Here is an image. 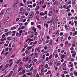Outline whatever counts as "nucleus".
I'll use <instances>...</instances> for the list:
<instances>
[{
    "label": "nucleus",
    "instance_id": "nucleus-54",
    "mask_svg": "<svg viewBox=\"0 0 77 77\" xmlns=\"http://www.w3.org/2000/svg\"><path fill=\"white\" fill-rule=\"evenodd\" d=\"M21 67H20V68L18 70V71H17V72H19L20 71V70H21Z\"/></svg>",
    "mask_w": 77,
    "mask_h": 77
},
{
    "label": "nucleus",
    "instance_id": "nucleus-55",
    "mask_svg": "<svg viewBox=\"0 0 77 77\" xmlns=\"http://www.w3.org/2000/svg\"><path fill=\"white\" fill-rule=\"evenodd\" d=\"M63 32H60V36H62V35H63Z\"/></svg>",
    "mask_w": 77,
    "mask_h": 77
},
{
    "label": "nucleus",
    "instance_id": "nucleus-34",
    "mask_svg": "<svg viewBox=\"0 0 77 77\" xmlns=\"http://www.w3.org/2000/svg\"><path fill=\"white\" fill-rule=\"evenodd\" d=\"M24 28H25V26H22L21 27V29H22V30H23Z\"/></svg>",
    "mask_w": 77,
    "mask_h": 77
},
{
    "label": "nucleus",
    "instance_id": "nucleus-33",
    "mask_svg": "<svg viewBox=\"0 0 77 77\" xmlns=\"http://www.w3.org/2000/svg\"><path fill=\"white\" fill-rule=\"evenodd\" d=\"M40 49V47H38V49H37V51H38V52H39V51H40V50H39Z\"/></svg>",
    "mask_w": 77,
    "mask_h": 77
},
{
    "label": "nucleus",
    "instance_id": "nucleus-40",
    "mask_svg": "<svg viewBox=\"0 0 77 77\" xmlns=\"http://www.w3.org/2000/svg\"><path fill=\"white\" fill-rule=\"evenodd\" d=\"M36 8H37V9H39V8H40L39 5H38V6H36Z\"/></svg>",
    "mask_w": 77,
    "mask_h": 77
},
{
    "label": "nucleus",
    "instance_id": "nucleus-32",
    "mask_svg": "<svg viewBox=\"0 0 77 77\" xmlns=\"http://www.w3.org/2000/svg\"><path fill=\"white\" fill-rule=\"evenodd\" d=\"M66 12H69V11H70V9L68 8L66 10Z\"/></svg>",
    "mask_w": 77,
    "mask_h": 77
},
{
    "label": "nucleus",
    "instance_id": "nucleus-7",
    "mask_svg": "<svg viewBox=\"0 0 77 77\" xmlns=\"http://www.w3.org/2000/svg\"><path fill=\"white\" fill-rule=\"evenodd\" d=\"M57 3L58 2L57 1H56L55 0H54L53 1V4L54 5H57Z\"/></svg>",
    "mask_w": 77,
    "mask_h": 77
},
{
    "label": "nucleus",
    "instance_id": "nucleus-2",
    "mask_svg": "<svg viewBox=\"0 0 77 77\" xmlns=\"http://www.w3.org/2000/svg\"><path fill=\"white\" fill-rule=\"evenodd\" d=\"M53 23V25H52V24L51 25V29L52 30H53L54 29V28H55V27L56 26L55 23Z\"/></svg>",
    "mask_w": 77,
    "mask_h": 77
},
{
    "label": "nucleus",
    "instance_id": "nucleus-43",
    "mask_svg": "<svg viewBox=\"0 0 77 77\" xmlns=\"http://www.w3.org/2000/svg\"><path fill=\"white\" fill-rule=\"evenodd\" d=\"M63 5V2H62L60 3V6H62Z\"/></svg>",
    "mask_w": 77,
    "mask_h": 77
},
{
    "label": "nucleus",
    "instance_id": "nucleus-17",
    "mask_svg": "<svg viewBox=\"0 0 77 77\" xmlns=\"http://www.w3.org/2000/svg\"><path fill=\"white\" fill-rule=\"evenodd\" d=\"M42 41H43V39L42 38V37L40 39V41H39V42H40V43H41Z\"/></svg>",
    "mask_w": 77,
    "mask_h": 77
},
{
    "label": "nucleus",
    "instance_id": "nucleus-4",
    "mask_svg": "<svg viewBox=\"0 0 77 77\" xmlns=\"http://www.w3.org/2000/svg\"><path fill=\"white\" fill-rule=\"evenodd\" d=\"M34 15H35V14L33 12L31 14H29V16L30 17H29V18H32L33 17Z\"/></svg>",
    "mask_w": 77,
    "mask_h": 77
},
{
    "label": "nucleus",
    "instance_id": "nucleus-56",
    "mask_svg": "<svg viewBox=\"0 0 77 77\" xmlns=\"http://www.w3.org/2000/svg\"><path fill=\"white\" fill-rule=\"evenodd\" d=\"M38 60V59H34V62H36V61H37V60Z\"/></svg>",
    "mask_w": 77,
    "mask_h": 77
},
{
    "label": "nucleus",
    "instance_id": "nucleus-58",
    "mask_svg": "<svg viewBox=\"0 0 77 77\" xmlns=\"http://www.w3.org/2000/svg\"><path fill=\"white\" fill-rule=\"evenodd\" d=\"M4 46H6V47H8V44H5Z\"/></svg>",
    "mask_w": 77,
    "mask_h": 77
},
{
    "label": "nucleus",
    "instance_id": "nucleus-48",
    "mask_svg": "<svg viewBox=\"0 0 77 77\" xmlns=\"http://www.w3.org/2000/svg\"><path fill=\"white\" fill-rule=\"evenodd\" d=\"M23 12L24 14V13H25V12H26V9H24L23 10Z\"/></svg>",
    "mask_w": 77,
    "mask_h": 77
},
{
    "label": "nucleus",
    "instance_id": "nucleus-30",
    "mask_svg": "<svg viewBox=\"0 0 77 77\" xmlns=\"http://www.w3.org/2000/svg\"><path fill=\"white\" fill-rule=\"evenodd\" d=\"M33 67L32 66L30 69V71H32V70H33Z\"/></svg>",
    "mask_w": 77,
    "mask_h": 77
},
{
    "label": "nucleus",
    "instance_id": "nucleus-49",
    "mask_svg": "<svg viewBox=\"0 0 77 77\" xmlns=\"http://www.w3.org/2000/svg\"><path fill=\"white\" fill-rule=\"evenodd\" d=\"M48 65L47 64H46L45 66V68H48Z\"/></svg>",
    "mask_w": 77,
    "mask_h": 77
},
{
    "label": "nucleus",
    "instance_id": "nucleus-60",
    "mask_svg": "<svg viewBox=\"0 0 77 77\" xmlns=\"http://www.w3.org/2000/svg\"><path fill=\"white\" fill-rule=\"evenodd\" d=\"M25 14V15H26V16H27L28 15V13H27V12H26Z\"/></svg>",
    "mask_w": 77,
    "mask_h": 77
},
{
    "label": "nucleus",
    "instance_id": "nucleus-57",
    "mask_svg": "<svg viewBox=\"0 0 77 77\" xmlns=\"http://www.w3.org/2000/svg\"><path fill=\"white\" fill-rule=\"evenodd\" d=\"M67 63V62H66V61H65L64 62L63 64V65H65V63Z\"/></svg>",
    "mask_w": 77,
    "mask_h": 77
},
{
    "label": "nucleus",
    "instance_id": "nucleus-3",
    "mask_svg": "<svg viewBox=\"0 0 77 77\" xmlns=\"http://www.w3.org/2000/svg\"><path fill=\"white\" fill-rule=\"evenodd\" d=\"M18 5V1H16L15 3L13 4V8H15V7Z\"/></svg>",
    "mask_w": 77,
    "mask_h": 77
},
{
    "label": "nucleus",
    "instance_id": "nucleus-13",
    "mask_svg": "<svg viewBox=\"0 0 77 77\" xmlns=\"http://www.w3.org/2000/svg\"><path fill=\"white\" fill-rule=\"evenodd\" d=\"M17 29V27H12L11 28V30H14L15 29Z\"/></svg>",
    "mask_w": 77,
    "mask_h": 77
},
{
    "label": "nucleus",
    "instance_id": "nucleus-5",
    "mask_svg": "<svg viewBox=\"0 0 77 77\" xmlns=\"http://www.w3.org/2000/svg\"><path fill=\"white\" fill-rule=\"evenodd\" d=\"M53 11L54 13H55L56 12V14H57V12H58V10L57 9L56 7H54Z\"/></svg>",
    "mask_w": 77,
    "mask_h": 77
},
{
    "label": "nucleus",
    "instance_id": "nucleus-26",
    "mask_svg": "<svg viewBox=\"0 0 77 77\" xmlns=\"http://www.w3.org/2000/svg\"><path fill=\"white\" fill-rule=\"evenodd\" d=\"M19 14H20V15H23V14H24L23 11L19 12Z\"/></svg>",
    "mask_w": 77,
    "mask_h": 77
},
{
    "label": "nucleus",
    "instance_id": "nucleus-15",
    "mask_svg": "<svg viewBox=\"0 0 77 77\" xmlns=\"http://www.w3.org/2000/svg\"><path fill=\"white\" fill-rule=\"evenodd\" d=\"M50 2H49L48 3V2H45V3L44 4L45 5H46H46H50Z\"/></svg>",
    "mask_w": 77,
    "mask_h": 77
},
{
    "label": "nucleus",
    "instance_id": "nucleus-6",
    "mask_svg": "<svg viewBox=\"0 0 77 77\" xmlns=\"http://www.w3.org/2000/svg\"><path fill=\"white\" fill-rule=\"evenodd\" d=\"M34 55L35 56L33 57V59H34V58H37L38 55L37 54V53H35Z\"/></svg>",
    "mask_w": 77,
    "mask_h": 77
},
{
    "label": "nucleus",
    "instance_id": "nucleus-59",
    "mask_svg": "<svg viewBox=\"0 0 77 77\" xmlns=\"http://www.w3.org/2000/svg\"><path fill=\"white\" fill-rule=\"evenodd\" d=\"M75 3V2H74V1H73L72 2V5H74Z\"/></svg>",
    "mask_w": 77,
    "mask_h": 77
},
{
    "label": "nucleus",
    "instance_id": "nucleus-46",
    "mask_svg": "<svg viewBox=\"0 0 77 77\" xmlns=\"http://www.w3.org/2000/svg\"><path fill=\"white\" fill-rule=\"evenodd\" d=\"M5 52V49H3L2 51V52L1 53V54H3V53Z\"/></svg>",
    "mask_w": 77,
    "mask_h": 77
},
{
    "label": "nucleus",
    "instance_id": "nucleus-51",
    "mask_svg": "<svg viewBox=\"0 0 77 77\" xmlns=\"http://www.w3.org/2000/svg\"><path fill=\"white\" fill-rule=\"evenodd\" d=\"M16 35L17 36H18V35H19V33H18V32H17L16 33Z\"/></svg>",
    "mask_w": 77,
    "mask_h": 77
},
{
    "label": "nucleus",
    "instance_id": "nucleus-18",
    "mask_svg": "<svg viewBox=\"0 0 77 77\" xmlns=\"http://www.w3.org/2000/svg\"><path fill=\"white\" fill-rule=\"evenodd\" d=\"M61 59H63L64 58V55L61 54Z\"/></svg>",
    "mask_w": 77,
    "mask_h": 77
},
{
    "label": "nucleus",
    "instance_id": "nucleus-16",
    "mask_svg": "<svg viewBox=\"0 0 77 77\" xmlns=\"http://www.w3.org/2000/svg\"><path fill=\"white\" fill-rule=\"evenodd\" d=\"M7 39L9 41H11L12 40V38L11 37H8Z\"/></svg>",
    "mask_w": 77,
    "mask_h": 77
},
{
    "label": "nucleus",
    "instance_id": "nucleus-20",
    "mask_svg": "<svg viewBox=\"0 0 77 77\" xmlns=\"http://www.w3.org/2000/svg\"><path fill=\"white\" fill-rule=\"evenodd\" d=\"M74 74L75 75L77 76V72L75 71L74 72Z\"/></svg>",
    "mask_w": 77,
    "mask_h": 77
},
{
    "label": "nucleus",
    "instance_id": "nucleus-8",
    "mask_svg": "<svg viewBox=\"0 0 77 77\" xmlns=\"http://www.w3.org/2000/svg\"><path fill=\"white\" fill-rule=\"evenodd\" d=\"M10 11H11V8L8 9L6 11V14H9V12H10Z\"/></svg>",
    "mask_w": 77,
    "mask_h": 77
},
{
    "label": "nucleus",
    "instance_id": "nucleus-63",
    "mask_svg": "<svg viewBox=\"0 0 77 77\" xmlns=\"http://www.w3.org/2000/svg\"><path fill=\"white\" fill-rule=\"evenodd\" d=\"M74 48L73 47H72L70 48V50H74Z\"/></svg>",
    "mask_w": 77,
    "mask_h": 77
},
{
    "label": "nucleus",
    "instance_id": "nucleus-11",
    "mask_svg": "<svg viewBox=\"0 0 77 77\" xmlns=\"http://www.w3.org/2000/svg\"><path fill=\"white\" fill-rule=\"evenodd\" d=\"M71 3V0H70L67 1V2H66V5H70Z\"/></svg>",
    "mask_w": 77,
    "mask_h": 77
},
{
    "label": "nucleus",
    "instance_id": "nucleus-31",
    "mask_svg": "<svg viewBox=\"0 0 77 77\" xmlns=\"http://www.w3.org/2000/svg\"><path fill=\"white\" fill-rule=\"evenodd\" d=\"M28 7H29V8H33V6L31 5H30L28 6Z\"/></svg>",
    "mask_w": 77,
    "mask_h": 77
},
{
    "label": "nucleus",
    "instance_id": "nucleus-44",
    "mask_svg": "<svg viewBox=\"0 0 77 77\" xmlns=\"http://www.w3.org/2000/svg\"><path fill=\"white\" fill-rule=\"evenodd\" d=\"M13 71H11V72L10 73V75H12V73H13Z\"/></svg>",
    "mask_w": 77,
    "mask_h": 77
},
{
    "label": "nucleus",
    "instance_id": "nucleus-41",
    "mask_svg": "<svg viewBox=\"0 0 77 77\" xmlns=\"http://www.w3.org/2000/svg\"><path fill=\"white\" fill-rule=\"evenodd\" d=\"M46 28H48V24H46Z\"/></svg>",
    "mask_w": 77,
    "mask_h": 77
},
{
    "label": "nucleus",
    "instance_id": "nucleus-47",
    "mask_svg": "<svg viewBox=\"0 0 77 77\" xmlns=\"http://www.w3.org/2000/svg\"><path fill=\"white\" fill-rule=\"evenodd\" d=\"M67 27H68V28H67H67H66V29H67V30H68L69 29V26H67Z\"/></svg>",
    "mask_w": 77,
    "mask_h": 77
},
{
    "label": "nucleus",
    "instance_id": "nucleus-22",
    "mask_svg": "<svg viewBox=\"0 0 77 77\" xmlns=\"http://www.w3.org/2000/svg\"><path fill=\"white\" fill-rule=\"evenodd\" d=\"M73 66V64H71V65H69V68H71V67H72Z\"/></svg>",
    "mask_w": 77,
    "mask_h": 77
},
{
    "label": "nucleus",
    "instance_id": "nucleus-9",
    "mask_svg": "<svg viewBox=\"0 0 77 77\" xmlns=\"http://www.w3.org/2000/svg\"><path fill=\"white\" fill-rule=\"evenodd\" d=\"M53 61L51 60L49 62V65H50V66H52L53 65Z\"/></svg>",
    "mask_w": 77,
    "mask_h": 77
},
{
    "label": "nucleus",
    "instance_id": "nucleus-35",
    "mask_svg": "<svg viewBox=\"0 0 77 77\" xmlns=\"http://www.w3.org/2000/svg\"><path fill=\"white\" fill-rule=\"evenodd\" d=\"M6 20H5H5H3V21H2V23H5V22H6Z\"/></svg>",
    "mask_w": 77,
    "mask_h": 77
},
{
    "label": "nucleus",
    "instance_id": "nucleus-28",
    "mask_svg": "<svg viewBox=\"0 0 77 77\" xmlns=\"http://www.w3.org/2000/svg\"><path fill=\"white\" fill-rule=\"evenodd\" d=\"M33 72H34V73H36V69H34L33 70Z\"/></svg>",
    "mask_w": 77,
    "mask_h": 77
},
{
    "label": "nucleus",
    "instance_id": "nucleus-36",
    "mask_svg": "<svg viewBox=\"0 0 77 77\" xmlns=\"http://www.w3.org/2000/svg\"><path fill=\"white\" fill-rule=\"evenodd\" d=\"M53 57V56L52 55H51L49 57V59H51L52 57Z\"/></svg>",
    "mask_w": 77,
    "mask_h": 77
},
{
    "label": "nucleus",
    "instance_id": "nucleus-24",
    "mask_svg": "<svg viewBox=\"0 0 77 77\" xmlns=\"http://www.w3.org/2000/svg\"><path fill=\"white\" fill-rule=\"evenodd\" d=\"M9 66V64H7L5 66V69H6V68H8V66Z\"/></svg>",
    "mask_w": 77,
    "mask_h": 77
},
{
    "label": "nucleus",
    "instance_id": "nucleus-61",
    "mask_svg": "<svg viewBox=\"0 0 77 77\" xmlns=\"http://www.w3.org/2000/svg\"><path fill=\"white\" fill-rule=\"evenodd\" d=\"M33 34H32V35H31V38H33Z\"/></svg>",
    "mask_w": 77,
    "mask_h": 77
},
{
    "label": "nucleus",
    "instance_id": "nucleus-45",
    "mask_svg": "<svg viewBox=\"0 0 77 77\" xmlns=\"http://www.w3.org/2000/svg\"><path fill=\"white\" fill-rule=\"evenodd\" d=\"M61 38H61V37H59L57 38V39H58V40L59 39V40H60Z\"/></svg>",
    "mask_w": 77,
    "mask_h": 77
},
{
    "label": "nucleus",
    "instance_id": "nucleus-53",
    "mask_svg": "<svg viewBox=\"0 0 77 77\" xmlns=\"http://www.w3.org/2000/svg\"><path fill=\"white\" fill-rule=\"evenodd\" d=\"M44 13L46 15L47 14V11H45L44 12Z\"/></svg>",
    "mask_w": 77,
    "mask_h": 77
},
{
    "label": "nucleus",
    "instance_id": "nucleus-10",
    "mask_svg": "<svg viewBox=\"0 0 77 77\" xmlns=\"http://www.w3.org/2000/svg\"><path fill=\"white\" fill-rule=\"evenodd\" d=\"M53 43V41L51 39L50 40V42L49 44L50 45H52Z\"/></svg>",
    "mask_w": 77,
    "mask_h": 77
},
{
    "label": "nucleus",
    "instance_id": "nucleus-14",
    "mask_svg": "<svg viewBox=\"0 0 77 77\" xmlns=\"http://www.w3.org/2000/svg\"><path fill=\"white\" fill-rule=\"evenodd\" d=\"M9 16H8L5 17V20L7 21V20H9Z\"/></svg>",
    "mask_w": 77,
    "mask_h": 77
},
{
    "label": "nucleus",
    "instance_id": "nucleus-39",
    "mask_svg": "<svg viewBox=\"0 0 77 77\" xmlns=\"http://www.w3.org/2000/svg\"><path fill=\"white\" fill-rule=\"evenodd\" d=\"M14 42H17V38H14Z\"/></svg>",
    "mask_w": 77,
    "mask_h": 77
},
{
    "label": "nucleus",
    "instance_id": "nucleus-25",
    "mask_svg": "<svg viewBox=\"0 0 77 77\" xmlns=\"http://www.w3.org/2000/svg\"><path fill=\"white\" fill-rule=\"evenodd\" d=\"M60 65V62L58 63L57 64V66H59Z\"/></svg>",
    "mask_w": 77,
    "mask_h": 77
},
{
    "label": "nucleus",
    "instance_id": "nucleus-50",
    "mask_svg": "<svg viewBox=\"0 0 77 77\" xmlns=\"http://www.w3.org/2000/svg\"><path fill=\"white\" fill-rule=\"evenodd\" d=\"M49 60V58H48V57H47L46 58V61H48V60Z\"/></svg>",
    "mask_w": 77,
    "mask_h": 77
},
{
    "label": "nucleus",
    "instance_id": "nucleus-42",
    "mask_svg": "<svg viewBox=\"0 0 77 77\" xmlns=\"http://www.w3.org/2000/svg\"><path fill=\"white\" fill-rule=\"evenodd\" d=\"M74 70V68L73 67H72L70 69V71H72Z\"/></svg>",
    "mask_w": 77,
    "mask_h": 77
},
{
    "label": "nucleus",
    "instance_id": "nucleus-27",
    "mask_svg": "<svg viewBox=\"0 0 77 77\" xmlns=\"http://www.w3.org/2000/svg\"><path fill=\"white\" fill-rule=\"evenodd\" d=\"M37 27L38 29H41V25H39Z\"/></svg>",
    "mask_w": 77,
    "mask_h": 77
},
{
    "label": "nucleus",
    "instance_id": "nucleus-64",
    "mask_svg": "<svg viewBox=\"0 0 77 77\" xmlns=\"http://www.w3.org/2000/svg\"><path fill=\"white\" fill-rule=\"evenodd\" d=\"M47 39H50V37L48 36H47Z\"/></svg>",
    "mask_w": 77,
    "mask_h": 77
},
{
    "label": "nucleus",
    "instance_id": "nucleus-19",
    "mask_svg": "<svg viewBox=\"0 0 77 77\" xmlns=\"http://www.w3.org/2000/svg\"><path fill=\"white\" fill-rule=\"evenodd\" d=\"M9 32H8L5 33V36H8L9 35Z\"/></svg>",
    "mask_w": 77,
    "mask_h": 77
},
{
    "label": "nucleus",
    "instance_id": "nucleus-12",
    "mask_svg": "<svg viewBox=\"0 0 77 77\" xmlns=\"http://www.w3.org/2000/svg\"><path fill=\"white\" fill-rule=\"evenodd\" d=\"M4 12H5V10H2L0 13V15H3Z\"/></svg>",
    "mask_w": 77,
    "mask_h": 77
},
{
    "label": "nucleus",
    "instance_id": "nucleus-52",
    "mask_svg": "<svg viewBox=\"0 0 77 77\" xmlns=\"http://www.w3.org/2000/svg\"><path fill=\"white\" fill-rule=\"evenodd\" d=\"M33 7L35 8V6H36V4L34 3L33 5Z\"/></svg>",
    "mask_w": 77,
    "mask_h": 77
},
{
    "label": "nucleus",
    "instance_id": "nucleus-37",
    "mask_svg": "<svg viewBox=\"0 0 77 77\" xmlns=\"http://www.w3.org/2000/svg\"><path fill=\"white\" fill-rule=\"evenodd\" d=\"M20 62H21V60H19L17 62V63L18 64V63H19Z\"/></svg>",
    "mask_w": 77,
    "mask_h": 77
},
{
    "label": "nucleus",
    "instance_id": "nucleus-62",
    "mask_svg": "<svg viewBox=\"0 0 77 77\" xmlns=\"http://www.w3.org/2000/svg\"><path fill=\"white\" fill-rule=\"evenodd\" d=\"M8 53H9V52H6V53H5V55L6 56V55H7V54H8Z\"/></svg>",
    "mask_w": 77,
    "mask_h": 77
},
{
    "label": "nucleus",
    "instance_id": "nucleus-38",
    "mask_svg": "<svg viewBox=\"0 0 77 77\" xmlns=\"http://www.w3.org/2000/svg\"><path fill=\"white\" fill-rule=\"evenodd\" d=\"M25 71H26V70H23L22 72V74H24L25 73Z\"/></svg>",
    "mask_w": 77,
    "mask_h": 77
},
{
    "label": "nucleus",
    "instance_id": "nucleus-29",
    "mask_svg": "<svg viewBox=\"0 0 77 77\" xmlns=\"http://www.w3.org/2000/svg\"><path fill=\"white\" fill-rule=\"evenodd\" d=\"M29 59V57H27L26 58V59H25V62H26V61H27V60H28V59Z\"/></svg>",
    "mask_w": 77,
    "mask_h": 77
},
{
    "label": "nucleus",
    "instance_id": "nucleus-23",
    "mask_svg": "<svg viewBox=\"0 0 77 77\" xmlns=\"http://www.w3.org/2000/svg\"><path fill=\"white\" fill-rule=\"evenodd\" d=\"M33 47V46H29V47H28V50H29V49H30L31 48H32Z\"/></svg>",
    "mask_w": 77,
    "mask_h": 77
},
{
    "label": "nucleus",
    "instance_id": "nucleus-1",
    "mask_svg": "<svg viewBox=\"0 0 77 77\" xmlns=\"http://www.w3.org/2000/svg\"><path fill=\"white\" fill-rule=\"evenodd\" d=\"M67 37V35H63L61 38V40L62 41H65L66 39V37Z\"/></svg>",
    "mask_w": 77,
    "mask_h": 77
},
{
    "label": "nucleus",
    "instance_id": "nucleus-21",
    "mask_svg": "<svg viewBox=\"0 0 77 77\" xmlns=\"http://www.w3.org/2000/svg\"><path fill=\"white\" fill-rule=\"evenodd\" d=\"M32 60V59L30 58L29 60L28 61V63H30L31 62V61Z\"/></svg>",
    "mask_w": 77,
    "mask_h": 77
}]
</instances>
